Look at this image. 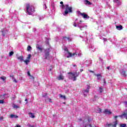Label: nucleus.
<instances>
[{"mask_svg":"<svg viewBox=\"0 0 127 127\" xmlns=\"http://www.w3.org/2000/svg\"><path fill=\"white\" fill-rule=\"evenodd\" d=\"M35 8L34 6L31 5L29 4V3L27 4L26 5V11H27V13L29 15H31L35 10H34Z\"/></svg>","mask_w":127,"mask_h":127,"instance_id":"1","label":"nucleus"},{"mask_svg":"<svg viewBox=\"0 0 127 127\" xmlns=\"http://www.w3.org/2000/svg\"><path fill=\"white\" fill-rule=\"evenodd\" d=\"M79 72H78L77 73L76 71L74 72H68L67 77H68L69 79H73V80H76V78H77V77L79 76Z\"/></svg>","mask_w":127,"mask_h":127,"instance_id":"2","label":"nucleus"},{"mask_svg":"<svg viewBox=\"0 0 127 127\" xmlns=\"http://www.w3.org/2000/svg\"><path fill=\"white\" fill-rule=\"evenodd\" d=\"M64 8V14H68V13H72V12H73V9L72 7L69 6L68 4L65 5Z\"/></svg>","mask_w":127,"mask_h":127,"instance_id":"3","label":"nucleus"},{"mask_svg":"<svg viewBox=\"0 0 127 127\" xmlns=\"http://www.w3.org/2000/svg\"><path fill=\"white\" fill-rule=\"evenodd\" d=\"M44 55L43 56L44 59L47 60L49 58L50 55V49L47 48L44 50Z\"/></svg>","mask_w":127,"mask_h":127,"instance_id":"4","label":"nucleus"},{"mask_svg":"<svg viewBox=\"0 0 127 127\" xmlns=\"http://www.w3.org/2000/svg\"><path fill=\"white\" fill-rule=\"evenodd\" d=\"M64 51H66L67 52L68 56L66 57V58H70V57H74V56H77V53H73V54L72 53H70L69 52L68 48H65L64 49Z\"/></svg>","mask_w":127,"mask_h":127,"instance_id":"5","label":"nucleus"},{"mask_svg":"<svg viewBox=\"0 0 127 127\" xmlns=\"http://www.w3.org/2000/svg\"><path fill=\"white\" fill-rule=\"evenodd\" d=\"M79 12L80 15H81V16H83L84 18H87V19H89L90 18V16L88 15V14L85 13H81Z\"/></svg>","mask_w":127,"mask_h":127,"instance_id":"6","label":"nucleus"},{"mask_svg":"<svg viewBox=\"0 0 127 127\" xmlns=\"http://www.w3.org/2000/svg\"><path fill=\"white\" fill-rule=\"evenodd\" d=\"M118 120H116L114 122V124H107L108 127H117V125H118Z\"/></svg>","mask_w":127,"mask_h":127,"instance_id":"7","label":"nucleus"},{"mask_svg":"<svg viewBox=\"0 0 127 127\" xmlns=\"http://www.w3.org/2000/svg\"><path fill=\"white\" fill-rule=\"evenodd\" d=\"M103 113L104 115H112V112L108 109H105Z\"/></svg>","mask_w":127,"mask_h":127,"instance_id":"8","label":"nucleus"},{"mask_svg":"<svg viewBox=\"0 0 127 127\" xmlns=\"http://www.w3.org/2000/svg\"><path fill=\"white\" fill-rule=\"evenodd\" d=\"M94 75L96 76L98 80H101V79H102V77H103V76H102V74L101 73H99L97 74L96 73H94Z\"/></svg>","mask_w":127,"mask_h":127,"instance_id":"9","label":"nucleus"},{"mask_svg":"<svg viewBox=\"0 0 127 127\" xmlns=\"http://www.w3.org/2000/svg\"><path fill=\"white\" fill-rule=\"evenodd\" d=\"M121 74L122 76H123V77H127V70H122L121 72Z\"/></svg>","mask_w":127,"mask_h":127,"instance_id":"10","label":"nucleus"},{"mask_svg":"<svg viewBox=\"0 0 127 127\" xmlns=\"http://www.w3.org/2000/svg\"><path fill=\"white\" fill-rule=\"evenodd\" d=\"M17 59H18V60H20L21 61V62H23V61H24V60H23V56H17L16 57Z\"/></svg>","mask_w":127,"mask_h":127,"instance_id":"11","label":"nucleus"},{"mask_svg":"<svg viewBox=\"0 0 127 127\" xmlns=\"http://www.w3.org/2000/svg\"><path fill=\"white\" fill-rule=\"evenodd\" d=\"M122 0H114V2H115V3H117L118 5H120L121 3H122Z\"/></svg>","mask_w":127,"mask_h":127,"instance_id":"12","label":"nucleus"},{"mask_svg":"<svg viewBox=\"0 0 127 127\" xmlns=\"http://www.w3.org/2000/svg\"><path fill=\"white\" fill-rule=\"evenodd\" d=\"M10 118L11 119H17V118H18V116H17V115H15L14 114H11L10 115Z\"/></svg>","mask_w":127,"mask_h":127,"instance_id":"13","label":"nucleus"},{"mask_svg":"<svg viewBox=\"0 0 127 127\" xmlns=\"http://www.w3.org/2000/svg\"><path fill=\"white\" fill-rule=\"evenodd\" d=\"M37 49H38V50H39V51H40V52H42V51H43V50H44V49H43V48H42L39 46H37Z\"/></svg>","mask_w":127,"mask_h":127,"instance_id":"14","label":"nucleus"},{"mask_svg":"<svg viewBox=\"0 0 127 127\" xmlns=\"http://www.w3.org/2000/svg\"><path fill=\"white\" fill-rule=\"evenodd\" d=\"M116 28L117 29H118V30H122V29H123V26L120 25L119 26H116Z\"/></svg>","mask_w":127,"mask_h":127,"instance_id":"15","label":"nucleus"},{"mask_svg":"<svg viewBox=\"0 0 127 127\" xmlns=\"http://www.w3.org/2000/svg\"><path fill=\"white\" fill-rule=\"evenodd\" d=\"M64 76L63 74H60L59 76V80H64Z\"/></svg>","mask_w":127,"mask_h":127,"instance_id":"16","label":"nucleus"},{"mask_svg":"<svg viewBox=\"0 0 127 127\" xmlns=\"http://www.w3.org/2000/svg\"><path fill=\"white\" fill-rule=\"evenodd\" d=\"M85 4H89V5L91 4V2L88 0H85Z\"/></svg>","mask_w":127,"mask_h":127,"instance_id":"17","label":"nucleus"},{"mask_svg":"<svg viewBox=\"0 0 127 127\" xmlns=\"http://www.w3.org/2000/svg\"><path fill=\"white\" fill-rule=\"evenodd\" d=\"M29 115H31V118H32V119H34V118H35V116H34V114H33V113H29Z\"/></svg>","mask_w":127,"mask_h":127,"instance_id":"18","label":"nucleus"},{"mask_svg":"<svg viewBox=\"0 0 127 127\" xmlns=\"http://www.w3.org/2000/svg\"><path fill=\"white\" fill-rule=\"evenodd\" d=\"M60 97L61 98H63V99H64V100H66V96H65V95H62V94H60Z\"/></svg>","mask_w":127,"mask_h":127,"instance_id":"19","label":"nucleus"},{"mask_svg":"<svg viewBox=\"0 0 127 127\" xmlns=\"http://www.w3.org/2000/svg\"><path fill=\"white\" fill-rule=\"evenodd\" d=\"M23 62H24V63H25L26 65H28V63H29L30 61L28 60H26L25 61H24Z\"/></svg>","mask_w":127,"mask_h":127,"instance_id":"20","label":"nucleus"},{"mask_svg":"<svg viewBox=\"0 0 127 127\" xmlns=\"http://www.w3.org/2000/svg\"><path fill=\"white\" fill-rule=\"evenodd\" d=\"M60 3H61V4H62V8H63V9L65 8V5H64V4H63V1H61Z\"/></svg>","mask_w":127,"mask_h":127,"instance_id":"21","label":"nucleus"},{"mask_svg":"<svg viewBox=\"0 0 127 127\" xmlns=\"http://www.w3.org/2000/svg\"><path fill=\"white\" fill-rule=\"evenodd\" d=\"M30 58H31V55L29 54L27 57V60L29 61L30 60Z\"/></svg>","mask_w":127,"mask_h":127,"instance_id":"22","label":"nucleus"},{"mask_svg":"<svg viewBox=\"0 0 127 127\" xmlns=\"http://www.w3.org/2000/svg\"><path fill=\"white\" fill-rule=\"evenodd\" d=\"M120 127H127V124H121Z\"/></svg>","mask_w":127,"mask_h":127,"instance_id":"23","label":"nucleus"},{"mask_svg":"<svg viewBox=\"0 0 127 127\" xmlns=\"http://www.w3.org/2000/svg\"><path fill=\"white\" fill-rule=\"evenodd\" d=\"M84 93H87V94H89V90L88 89H84L83 90Z\"/></svg>","mask_w":127,"mask_h":127,"instance_id":"24","label":"nucleus"},{"mask_svg":"<svg viewBox=\"0 0 127 127\" xmlns=\"http://www.w3.org/2000/svg\"><path fill=\"white\" fill-rule=\"evenodd\" d=\"M14 53L13 52L11 51V52L9 53V56L10 57H11V56H12L13 55Z\"/></svg>","mask_w":127,"mask_h":127,"instance_id":"25","label":"nucleus"},{"mask_svg":"<svg viewBox=\"0 0 127 127\" xmlns=\"http://www.w3.org/2000/svg\"><path fill=\"white\" fill-rule=\"evenodd\" d=\"M63 38L64 39H65V38H66V39H67L68 41H70V37H69L64 36V37H63Z\"/></svg>","mask_w":127,"mask_h":127,"instance_id":"26","label":"nucleus"},{"mask_svg":"<svg viewBox=\"0 0 127 127\" xmlns=\"http://www.w3.org/2000/svg\"><path fill=\"white\" fill-rule=\"evenodd\" d=\"M27 51H30V50H31V47H30V46H28L27 47Z\"/></svg>","mask_w":127,"mask_h":127,"instance_id":"27","label":"nucleus"},{"mask_svg":"<svg viewBox=\"0 0 127 127\" xmlns=\"http://www.w3.org/2000/svg\"><path fill=\"white\" fill-rule=\"evenodd\" d=\"M13 108H14V109H18L19 108V106H18L15 104H14Z\"/></svg>","mask_w":127,"mask_h":127,"instance_id":"28","label":"nucleus"},{"mask_svg":"<svg viewBox=\"0 0 127 127\" xmlns=\"http://www.w3.org/2000/svg\"><path fill=\"white\" fill-rule=\"evenodd\" d=\"M103 92V88L99 87V93H102Z\"/></svg>","mask_w":127,"mask_h":127,"instance_id":"29","label":"nucleus"},{"mask_svg":"<svg viewBox=\"0 0 127 127\" xmlns=\"http://www.w3.org/2000/svg\"><path fill=\"white\" fill-rule=\"evenodd\" d=\"M98 112L99 114H102V113H103V112L102 111V109L101 108H98Z\"/></svg>","mask_w":127,"mask_h":127,"instance_id":"30","label":"nucleus"},{"mask_svg":"<svg viewBox=\"0 0 127 127\" xmlns=\"http://www.w3.org/2000/svg\"><path fill=\"white\" fill-rule=\"evenodd\" d=\"M4 101L3 100H0V104H4Z\"/></svg>","mask_w":127,"mask_h":127,"instance_id":"31","label":"nucleus"},{"mask_svg":"<svg viewBox=\"0 0 127 127\" xmlns=\"http://www.w3.org/2000/svg\"><path fill=\"white\" fill-rule=\"evenodd\" d=\"M90 89H91V86H90V85L87 84V90H89Z\"/></svg>","mask_w":127,"mask_h":127,"instance_id":"32","label":"nucleus"},{"mask_svg":"<svg viewBox=\"0 0 127 127\" xmlns=\"http://www.w3.org/2000/svg\"><path fill=\"white\" fill-rule=\"evenodd\" d=\"M10 77L11 78V79H12V80L14 79V76H13V75H10Z\"/></svg>","mask_w":127,"mask_h":127,"instance_id":"33","label":"nucleus"},{"mask_svg":"<svg viewBox=\"0 0 127 127\" xmlns=\"http://www.w3.org/2000/svg\"><path fill=\"white\" fill-rule=\"evenodd\" d=\"M2 34L3 36H5V32L3 31H2Z\"/></svg>","mask_w":127,"mask_h":127,"instance_id":"34","label":"nucleus"},{"mask_svg":"<svg viewBox=\"0 0 127 127\" xmlns=\"http://www.w3.org/2000/svg\"><path fill=\"white\" fill-rule=\"evenodd\" d=\"M0 79H1L2 80H5L6 78L3 76H2L0 77Z\"/></svg>","mask_w":127,"mask_h":127,"instance_id":"35","label":"nucleus"},{"mask_svg":"<svg viewBox=\"0 0 127 127\" xmlns=\"http://www.w3.org/2000/svg\"><path fill=\"white\" fill-rule=\"evenodd\" d=\"M89 72H90V73H95V71H93V70H89Z\"/></svg>","mask_w":127,"mask_h":127,"instance_id":"36","label":"nucleus"},{"mask_svg":"<svg viewBox=\"0 0 127 127\" xmlns=\"http://www.w3.org/2000/svg\"><path fill=\"white\" fill-rule=\"evenodd\" d=\"M27 74L28 75V76H31V75H30V72L29 71L27 72Z\"/></svg>","mask_w":127,"mask_h":127,"instance_id":"37","label":"nucleus"},{"mask_svg":"<svg viewBox=\"0 0 127 127\" xmlns=\"http://www.w3.org/2000/svg\"><path fill=\"white\" fill-rule=\"evenodd\" d=\"M13 82H14V83H17V82H18L17 80H13Z\"/></svg>","mask_w":127,"mask_h":127,"instance_id":"38","label":"nucleus"},{"mask_svg":"<svg viewBox=\"0 0 127 127\" xmlns=\"http://www.w3.org/2000/svg\"><path fill=\"white\" fill-rule=\"evenodd\" d=\"M47 94L45 93L43 96V97H44V98H45L46 97H47Z\"/></svg>","mask_w":127,"mask_h":127,"instance_id":"39","label":"nucleus"},{"mask_svg":"<svg viewBox=\"0 0 127 127\" xmlns=\"http://www.w3.org/2000/svg\"><path fill=\"white\" fill-rule=\"evenodd\" d=\"M49 102L50 103H52V100H51V98H49Z\"/></svg>","mask_w":127,"mask_h":127,"instance_id":"40","label":"nucleus"},{"mask_svg":"<svg viewBox=\"0 0 127 127\" xmlns=\"http://www.w3.org/2000/svg\"><path fill=\"white\" fill-rule=\"evenodd\" d=\"M28 126L29 127H34V126H32V125H28Z\"/></svg>","mask_w":127,"mask_h":127,"instance_id":"41","label":"nucleus"},{"mask_svg":"<svg viewBox=\"0 0 127 127\" xmlns=\"http://www.w3.org/2000/svg\"><path fill=\"white\" fill-rule=\"evenodd\" d=\"M73 26H74V27H77V24H76V23H74V24H73Z\"/></svg>","mask_w":127,"mask_h":127,"instance_id":"42","label":"nucleus"},{"mask_svg":"<svg viewBox=\"0 0 127 127\" xmlns=\"http://www.w3.org/2000/svg\"><path fill=\"white\" fill-rule=\"evenodd\" d=\"M78 122H82V118L78 119Z\"/></svg>","mask_w":127,"mask_h":127,"instance_id":"43","label":"nucleus"},{"mask_svg":"<svg viewBox=\"0 0 127 127\" xmlns=\"http://www.w3.org/2000/svg\"><path fill=\"white\" fill-rule=\"evenodd\" d=\"M106 68H107V69H108V70H110V66H107Z\"/></svg>","mask_w":127,"mask_h":127,"instance_id":"44","label":"nucleus"},{"mask_svg":"<svg viewBox=\"0 0 127 127\" xmlns=\"http://www.w3.org/2000/svg\"><path fill=\"white\" fill-rule=\"evenodd\" d=\"M0 121H2L3 120V117H0Z\"/></svg>","mask_w":127,"mask_h":127,"instance_id":"45","label":"nucleus"},{"mask_svg":"<svg viewBox=\"0 0 127 127\" xmlns=\"http://www.w3.org/2000/svg\"><path fill=\"white\" fill-rule=\"evenodd\" d=\"M83 71H84V70L83 69V68L80 69V72H83Z\"/></svg>","mask_w":127,"mask_h":127,"instance_id":"46","label":"nucleus"},{"mask_svg":"<svg viewBox=\"0 0 127 127\" xmlns=\"http://www.w3.org/2000/svg\"><path fill=\"white\" fill-rule=\"evenodd\" d=\"M45 8H47V6H46V4H45Z\"/></svg>","mask_w":127,"mask_h":127,"instance_id":"47","label":"nucleus"},{"mask_svg":"<svg viewBox=\"0 0 127 127\" xmlns=\"http://www.w3.org/2000/svg\"><path fill=\"white\" fill-rule=\"evenodd\" d=\"M73 67H76V66H77V65H76V64H73Z\"/></svg>","mask_w":127,"mask_h":127,"instance_id":"48","label":"nucleus"},{"mask_svg":"<svg viewBox=\"0 0 127 127\" xmlns=\"http://www.w3.org/2000/svg\"><path fill=\"white\" fill-rule=\"evenodd\" d=\"M25 101L26 102V103H27V102H28L27 99H26L25 100Z\"/></svg>","mask_w":127,"mask_h":127,"instance_id":"49","label":"nucleus"},{"mask_svg":"<svg viewBox=\"0 0 127 127\" xmlns=\"http://www.w3.org/2000/svg\"><path fill=\"white\" fill-rule=\"evenodd\" d=\"M104 84H106V80H103Z\"/></svg>","mask_w":127,"mask_h":127,"instance_id":"50","label":"nucleus"},{"mask_svg":"<svg viewBox=\"0 0 127 127\" xmlns=\"http://www.w3.org/2000/svg\"><path fill=\"white\" fill-rule=\"evenodd\" d=\"M1 97H3V95L0 96V98H1Z\"/></svg>","mask_w":127,"mask_h":127,"instance_id":"51","label":"nucleus"},{"mask_svg":"<svg viewBox=\"0 0 127 127\" xmlns=\"http://www.w3.org/2000/svg\"><path fill=\"white\" fill-rule=\"evenodd\" d=\"M19 103H21V101L19 100Z\"/></svg>","mask_w":127,"mask_h":127,"instance_id":"52","label":"nucleus"},{"mask_svg":"<svg viewBox=\"0 0 127 127\" xmlns=\"http://www.w3.org/2000/svg\"><path fill=\"white\" fill-rule=\"evenodd\" d=\"M84 96H85V97H87V95H85V94H84Z\"/></svg>","mask_w":127,"mask_h":127,"instance_id":"53","label":"nucleus"},{"mask_svg":"<svg viewBox=\"0 0 127 127\" xmlns=\"http://www.w3.org/2000/svg\"><path fill=\"white\" fill-rule=\"evenodd\" d=\"M126 105H127V102H126Z\"/></svg>","mask_w":127,"mask_h":127,"instance_id":"54","label":"nucleus"},{"mask_svg":"<svg viewBox=\"0 0 127 127\" xmlns=\"http://www.w3.org/2000/svg\"><path fill=\"white\" fill-rule=\"evenodd\" d=\"M82 22V21H80V22Z\"/></svg>","mask_w":127,"mask_h":127,"instance_id":"55","label":"nucleus"},{"mask_svg":"<svg viewBox=\"0 0 127 127\" xmlns=\"http://www.w3.org/2000/svg\"><path fill=\"white\" fill-rule=\"evenodd\" d=\"M50 71H51V70H50Z\"/></svg>","mask_w":127,"mask_h":127,"instance_id":"56","label":"nucleus"}]
</instances>
